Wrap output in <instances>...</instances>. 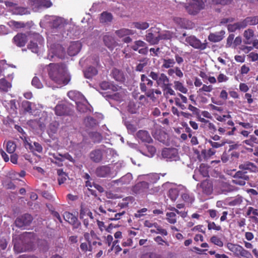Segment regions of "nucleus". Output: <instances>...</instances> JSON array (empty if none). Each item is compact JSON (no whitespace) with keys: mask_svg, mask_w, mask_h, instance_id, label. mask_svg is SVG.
<instances>
[{"mask_svg":"<svg viewBox=\"0 0 258 258\" xmlns=\"http://www.w3.org/2000/svg\"><path fill=\"white\" fill-rule=\"evenodd\" d=\"M48 74L51 80L59 85H66L71 80L67 67L63 63H49Z\"/></svg>","mask_w":258,"mask_h":258,"instance_id":"1","label":"nucleus"},{"mask_svg":"<svg viewBox=\"0 0 258 258\" xmlns=\"http://www.w3.org/2000/svg\"><path fill=\"white\" fill-rule=\"evenodd\" d=\"M148 77L155 81L157 86L161 88L170 83L169 79L164 73L152 71L149 73Z\"/></svg>","mask_w":258,"mask_h":258,"instance_id":"2","label":"nucleus"},{"mask_svg":"<svg viewBox=\"0 0 258 258\" xmlns=\"http://www.w3.org/2000/svg\"><path fill=\"white\" fill-rule=\"evenodd\" d=\"M65 54V50L60 45L54 44L50 46L47 57L50 60H53L55 57L63 59Z\"/></svg>","mask_w":258,"mask_h":258,"instance_id":"3","label":"nucleus"},{"mask_svg":"<svg viewBox=\"0 0 258 258\" xmlns=\"http://www.w3.org/2000/svg\"><path fill=\"white\" fill-rule=\"evenodd\" d=\"M227 248L233 252L235 256L237 257H249L250 253L247 250L240 245L228 243L226 245Z\"/></svg>","mask_w":258,"mask_h":258,"instance_id":"4","label":"nucleus"},{"mask_svg":"<svg viewBox=\"0 0 258 258\" xmlns=\"http://www.w3.org/2000/svg\"><path fill=\"white\" fill-rule=\"evenodd\" d=\"M162 157L167 161H177L179 160L178 150L175 148H164L161 152Z\"/></svg>","mask_w":258,"mask_h":258,"instance_id":"5","label":"nucleus"},{"mask_svg":"<svg viewBox=\"0 0 258 258\" xmlns=\"http://www.w3.org/2000/svg\"><path fill=\"white\" fill-rule=\"evenodd\" d=\"M205 7L203 0H192V3L185 6V9L190 15H197Z\"/></svg>","mask_w":258,"mask_h":258,"instance_id":"6","label":"nucleus"},{"mask_svg":"<svg viewBox=\"0 0 258 258\" xmlns=\"http://www.w3.org/2000/svg\"><path fill=\"white\" fill-rule=\"evenodd\" d=\"M145 36V40L151 45L158 44L160 41L159 28L152 27L147 31Z\"/></svg>","mask_w":258,"mask_h":258,"instance_id":"7","label":"nucleus"},{"mask_svg":"<svg viewBox=\"0 0 258 258\" xmlns=\"http://www.w3.org/2000/svg\"><path fill=\"white\" fill-rule=\"evenodd\" d=\"M185 41L189 45L196 49L204 50L207 46V43H202L199 39L194 36L186 37L185 38Z\"/></svg>","mask_w":258,"mask_h":258,"instance_id":"8","label":"nucleus"},{"mask_svg":"<svg viewBox=\"0 0 258 258\" xmlns=\"http://www.w3.org/2000/svg\"><path fill=\"white\" fill-rule=\"evenodd\" d=\"M153 81L150 79L146 75H141L140 88L142 92L145 93L149 90H151L153 85Z\"/></svg>","mask_w":258,"mask_h":258,"instance_id":"9","label":"nucleus"},{"mask_svg":"<svg viewBox=\"0 0 258 258\" xmlns=\"http://www.w3.org/2000/svg\"><path fill=\"white\" fill-rule=\"evenodd\" d=\"M55 113L57 116H68L72 113L71 108L65 103L58 104L54 108Z\"/></svg>","mask_w":258,"mask_h":258,"instance_id":"10","label":"nucleus"},{"mask_svg":"<svg viewBox=\"0 0 258 258\" xmlns=\"http://www.w3.org/2000/svg\"><path fill=\"white\" fill-rule=\"evenodd\" d=\"M32 220L33 218L30 215L26 214L18 217L15 220V224L17 227L22 228L29 225L32 222Z\"/></svg>","mask_w":258,"mask_h":258,"instance_id":"11","label":"nucleus"},{"mask_svg":"<svg viewBox=\"0 0 258 258\" xmlns=\"http://www.w3.org/2000/svg\"><path fill=\"white\" fill-rule=\"evenodd\" d=\"M137 139L144 144H151L153 140L149 133L146 130H141L136 133Z\"/></svg>","mask_w":258,"mask_h":258,"instance_id":"12","label":"nucleus"},{"mask_svg":"<svg viewBox=\"0 0 258 258\" xmlns=\"http://www.w3.org/2000/svg\"><path fill=\"white\" fill-rule=\"evenodd\" d=\"M132 180V174L130 173H127L119 179L112 181L110 184L111 186L115 185L117 186L126 185L130 184Z\"/></svg>","mask_w":258,"mask_h":258,"instance_id":"13","label":"nucleus"},{"mask_svg":"<svg viewBox=\"0 0 258 258\" xmlns=\"http://www.w3.org/2000/svg\"><path fill=\"white\" fill-rule=\"evenodd\" d=\"M247 171H238L234 176V179L232 180V182L235 184L243 186L245 184V181L248 180L249 176L246 175Z\"/></svg>","mask_w":258,"mask_h":258,"instance_id":"14","label":"nucleus"},{"mask_svg":"<svg viewBox=\"0 0 258 258\" xmlns=\"http://www.w3.org/2000/svg\"><path fill=\"white\" fill-rule=\"evenodd\" d=\"M197 188L198 190H201L204 194L209 195L213 191V185L210 180L206 179L201 183H198Z\"/></svg>","mask_w":258,"mask_h":258,"instance_id":"15","label":"nucleus"},{"mask_svg":"<svg viewBox=\"0 0 258 258\" xmlns=\"http://www.w3.org/2000/svg\"><path fill=\"white\" fill-rule=\"evenodd\" d=\"M64 219L70 224L74 226V228H78L81 225V223L78 221V218L73 214L65 212L63 214Z\"/></svg>","mask_w":258,"mask_h":258,"instance_id":"16","label":"nucleus"},{"mask_svg":"<svg viewBox=\"0 0 258 258\" xmlns=\"http://www.w3.org/2000/svg\"><path fill=\"white\" fill-rule=\"evenodd\" d=\"M149 188V184L146 181H141L136 184L132 188V190L136 194H140L146 192Z\"/></svg>","mask_w":258,"mask_h":258,"instance_id":"17","label":"nucleus"},{"mask_svg":"<svg viewBox=\"0 0 258 258\" xmlns=\"http://www.w3.org/2000/svg\"><path fill=\"white\" fill-rule=\"evenodd\" d=\"M30 2L36 8H48L52 5L50 0H30Z\"/></svg>","mask_w":258,"mask_h":258,"instance_id":"18","label":"nucleus"},{"mask_svg":"<svg viewBox=\"0 0 258 258\" xmlns=\"http://www.w3.org/2000/svg\"><path fill=\"white\" fill-rule=\"evenodd\" d=\"M95 174L98 177H106L111 174V168L108 166L98 167L95 170Z\"/></svg>","mask_w":258,"mask_h":258,"instance_id":"19","label":"nucleus"},{"mask_svg":"<svg viewBox=\"0 0 258 258\" xmlns=\"http://www.w3.org/2000/svg\"><path fill=\"white\" fill-rule=\"evenodd\" d=\"M15 44L19 47L25 46L28 41L27 36L24 33H18L13 38Z\"/></svg>","mask_w":258,"mask_h":258,"instance_id":"20","label":"nucleus"},{"mask_svg":"<svg viewBox=\"0 0 258 258\" xmlns=\"http://www.w3.org/2000/svg\"><path fill=\"white\" fill-rule=\"evenodd\" d=\"M12 87V82L5 78L0 79V93L5 94L11 90Z\"/></svg>","mask_w":258,"mask_h":258,"instance_id":"21","label":"nucleus"},{"mask_svg":"<svg viewBox=\"0 0 258 258\" xmlns=\"http://www.w3.org/2000/svg\"><path fill=\"white\" fill-rule=\"evenodd\" d=\"M81 43L78 41L72 42L68 48V54L71 56L77 54L81 50Z\"/></svg>","mask_w":258,"mask_h":258,"instance_id":"22","label":"nucleus"},{"mask_svg":"<svg viewBox=\"0 0 258 258\" xmlns=\"http://www.w3.org/2000/svg\"><path fill=\"white\" fill-rule=\"evenodd\" d=\"M154 138L164 145H169L168 135L163 131H157L155 134Z\"/></svg>","mask_w":258,"mask_h":258,"instance_id":"23","label":"nucleus"},{"mask_svg":"<svg viewBox=\"0 0 258 258\" xmlns=\"http://www.w3.org/2000/svg\"><path fill=\"white\" fill-rule=\"evenodd\" d=\"M104 150L102 149H95L90 154V159L93 161H101L102 159Z\"/></svg>","mask_w":258,"mask_h":258,"instance_id":"24","label":"nucleus"},{"mask_svg":"<svg viewBox=\"0 0 258 258\" xmlns=\"http://www.w3.org/2000/svg\"><path fill=\"white\" fill-rule=\"evenodd\" d=\"M225 31L221 30L215 33H210L208 36V39L213 42H217L222 40L224 37Z\"/></svg>","mask_w":258,"mask_h":258,"instance_id":"25","label":"nucleus"},{"mask_svg":"<svg viewBox=\"0 0 258 258\" xmlns=\"http://www.w3.org/2000/svg\"><path fill=\"white\" fill-rule=\"evenodd\" d=\"M111 74L112 77L118 82H122L125 80L123 73L117 69H113Z\"/></svg>","mask_w":258,"mask_h":258,"instance_id":"26","label":"nucleus"},{"mask_svg":"<svg viewBox=\"0 0 258 258\" xmlns=\"http://www.w3.org/2000/svg\"><path fill=\"white\" fill-rule=\"evenodd\" d=\"M178 96L180 98L177 97L175 98L174 99L175 103L176 106L180 107L181 109L184 110L186 109V107L184 104H182V103H186L187 102V99L185 96L181 94H178Z\"/></svg>","mask_w":258,"mask_h":258,"instance_id":"27","label":"nucleus"},{"mask_svg":"<svg viewBox=\"0 0 258 258\" xmlns=\"http://www.w3.org/2000/svg\"><path fill=\"white\" fill-rule=\"evenodd\" d=\"M239 168L244 170H248L250 172H256L258 168L256 165L251 162H244L239 165Z\"/></svg>","mask_w":258,"mask_h":258,"instance_id":"28","label":"nucleus"},{"mask_svg":"<svg viewBox=\"0 0 258 258\" xmlns=\"http://www.w3.org/2000/svg\"><path fill=\"white\" fill-rule=\"evenodd\" d=\"M59 126V123L57 121H53L51 122L48 127L47 132L49 135L53 136L54 134H56L57 132L58 127Z\"/></svg>","mask_w":258,"mask_h":258,"instance_id":"29","label":"nucleus"},{"mask_svg":"<svg viewBox=\"0 0 258 258\" xmlns=\"http://www.w3.org/2000/svg\"><path fill=\"white\" fill-rule=\"evenodd\" d=\"M243 36L245 38L243 42L245 44H250L252 43L251 38L254 36V32L251 29H248L244 32Z\"/></svg>","mask_w":258,"mask_h":258,"instance_id":"30","label":"nucleus"},{"mask_svg":"<svg viewBox=\"0 0 258 258\" xmlns=\"http://www.w3.org/2000/svg\"><path fill=\"white\" fill-rule=\"evenodd\" d=\"M211 169V167L207 163H203L200 165L199 171L204 177H207L209 176V173Z\"/></svg>","mask_w":258,"mask_h":258,"instance_id":"31","label":"nucleus"},{"mask_svg":"<svg viewBox=\"0 0 258 258\" xmlns=\"http://www.w3.org/2000/svg\"><path fill=\"white\" fill-rule=\"evenodd\" d=\"M115 33L116 34V35L121 38L130 35H133L134 34V32L133 31V30L131 29L122 28L119 30L115 31Z\"/></svg>","mask_w":258,"mask_h":258,"instance_id":"32","label":"nucleus"},{"mask_svg":"<svg viewBox=\"0 0 258 258\" xmlns=\"http://www.w3.org/2000/svg\"><path fill=\"white\" fill-rule=\"evenodd\" d=\"M113 16L111 13L107 12H103L100 15V21L101 23H108L111 22Z\"/></svg>","mask_w":258,"mask_h":258,"instance_id":"33","label":"nucleus"},{"mask_svg":"<svg viewBox=\"0 0 258 258\" xmlns=\"http://www.w3.org/2000/svg\"><path fill=\"white\" fill-rule=\"evenodd\" d=\"M103 41L105 45L109 48H112L114 46L115 43L113 37L108 35L104 36Z\"/></svg>","mask_w":258,"mask_h":258,"instance_id":"34","label":"nucleus"},{"mask_svg":"<svg viewBox=\"0 0 258 258\" xmlns=\"http://www.w3.org/2000/svg\"><path fill=\"white\" fill-rule=\"evenodd\" d=\"M31 233H25L22 236L23 239L24 240V242H27V245L25 246L24 250H29L32 249V242L30 240V237L32 236Z\"/></svg>","mask_w":258,"mask_h":258,"instance_id":"35","label":"nucleus"},{"mask_svg":"<svg viewBox=\"0 0 258 258\" xmlns=\"http://www.w3.org/2000/svg\"><path fill=\"white\" fill-rule=\"evenodd\" d=\"M98 73L97 70L94 67H89L85 72V76L86 78L90 79L96 75Z\"/></svg>","mask_w":258,"mask_h":258,"instance_id":"36","label":"nucleus"},{"mask_svg":"<svg viewBox=\"0 0 258 258\" xmlns=\"http://www.w3.org/2000/svg\"><path fill=\"white\" fill-rule=\"evenodd\" d=\"M162 68L166 69L173 67L175 63L173 58H164L162 59Z\"/></svg>","mask_w":258,"mask_h":258,"instance_id":"37","label":"nucleus"},{"mask_svg":"<svg viewBox=\"0 0 258 258\" xmlns=\"http://www.w3.org/2000/svg\"><path fill=\"white\" fill-rule=\"evenodd\" d=\"M174 87L175 90H178L182 93L185 94L187 93V88L185 87L183 84L180 81H175L174 82Z\"/></svg>","mask_w":258,"mask_h":258,"instance_id":"38","label":"nucleus"},{"mask_svg":"<svg viewBox=\"0 0 258 258\" xmlns=\"http://www.w3.org/2000/svg\"><path fill=\"white\" fill-rule=\"evenodd\" d=\"M182 200L186 203H192L195 200V197L192 194L185 192L181 195Z\"/></svg>","mask_w":258,"mask_h":258,"instance_id":"39","label":"nucleus"},{"mask_svg":"<svg viewBox=\"0 0 258 258\" xmlns=\"http://www.w3.org/2000/svg\"><path fill=\"white\" fill-rule=\"evenodd\" d=\"M173 33L169 31H164L163 33L159 32V40H170L173 37Z\"/></svg>","mask_w":258,"mask_h":258,"instance_id":"40","label":"nucleus"},{"mask_svg":"<svg viewBox=\"0 0 258 258\" xmlns=\"http://www.w3.org/2000/svg\"><path fill=\"white\" fill-rule=\"evenodd\" d=\"M172 84L169 83L163 88H162L164 95H175V92L174 90L171 88Z\"/></svg>","mask_w":258,"mask_h":258,"instance_id":"41","label":"nucleus"},{"mask_svg":"<svg viewBox=\"0 0 258 258\" xmlns=\"http://www.w3.org/2000/svg\"><path fill=\"white\" fill-rule=\"evenodd\" d=\"M228 157L226 159L227 160H231L232 161L236 160L238 159L239 156V153L235 151H233L231 150V148L228 150Z\"/></svg>","mask_w":258,"mask_h":258,"instance_id":"42","label":"nucleus"},{"mask_svg":"<svg viewBox=\"0 0 258 258\" xmlns=\"http://www.w3.org/2000/svg\"><path fill=\"white\" fill-rule=\"evenodd\" d=\"M16 149V145L14 141H9L7 143L6 145V150L7 151L10 153H13Z\"/></svg>","mask_w":258,"mask_h":258,"instance_id":"43","label":"nucleus"},{"mask_svg":"<svg viewBox=\"0 0 258 258\" xmlns=\"http://www.w3.org/2000/svg\"><path fill=\"white\" fill-rule=\"evenodd\" d=\"M22 107L25 112L32 113V103L28 101H23L22 103Z\"/></svg>","mask_w":258,"mask_h":258,"instance_id":"44","label":"nucleus"},{"mask_svg":"<svg viewBox=\"0 0 258 258\" xmlns=\"http://www.w3.org/2000/svg\"><path fill=\"white\" fill-rule=\"evenodd\" d=\"M54 157L59 161H62L64 160H68L70 161H74L72 157L68 153H66L63 155L59 154L58 156H55Z\"/></svg>","mask_w":258,"mask_h":258,"instance_id":"45","label":"nucleus"},{"mask_svg":"<svg viewBox=\"0 0 258 258\" xmlns=\"http://www.w3.org/2000/svg\"><path fill=\"white\" fill-rule=\"evenodd\" d=\"M145 179L148 180L151 183L156 182L159 179V176L157 173H150L145 175Z\"/></svg>","mask_w":258,"mask_h":258,"instance_id":"46","label":"nucleus"},{"mask_svg":"<svg viewBox=\"0 0 258 258\" xmlns=\"http://www.w3.org/2000/svg\"><path fill=\"white\" fill-rule=\"evenodd\" d=\"M139 108L136 103L134 101H130L127 105V110L131 113H136Z\"/></svg>","mask_w":258,"mask_h":258,"instance_id":"47","label":"nucleus"},{"mask_svg":"<svg viewBox=\"0 0 258 258\" xmlns=\"http://www.w3.org/2000/svg\"><path fill=\"white\" fill-rule=\"evenodd\" d=\"M146 43L142 40H137L135 41L134 44L131 46L132 49L134 51H138L141 47H145Z\"/></svg>","mask_w":258,"mask_h":258,"instance_id":"48","label":"nucleus"},{"mask_svg":"<svg viewBox=\"0 0 258 258\" xmlns=\"http://www.w3.org/2000/svg\"><path fill=\"white\" fill-rule=\"evenodd\" d=\"M178 196V191L175 188L170 189L168 191V196L170 199L174 201L176 200Z\"/></svg>","mask_w":258,"mask_h":258,"instance_id":"49","label":"nucleus"},{"mask_svg":"<svg viewBox=\"0 0 258 258\" xmlns=\"http://www.w3.org/2000/svg\"><path fill=\"white\" fill-rule=\"evenodd\" d=\"M166 216L169 223L174 224L176 222V215L174 212L167 213Z\"/></svg>","mask_w":258,"mask_h":258,"instance_id":"50","label":"nucleus"},{"mask_svg":"<svg viewBox=\"0 0 258 258\" xmlns=\"http://www.w3.org/2000/svg\"><path fill=\"white\" fill-rule=\"evenodd\" d=\"M136 28L141 30H145L149 27V24L147 22H135L134 23Z\"/></svg>","mask_w":258,"mask_h":258,"instance_id":"51","label":"nucleus"},{"mask_svg":"<svg viewBox=\"0 0 258 258\" xmlns=\"http://www.w3.org/2000/svg\"><path fill=\"white\" fill-rule=\"evenodd\" d=\"M10 24L11 26L14 27L16 29L24 28L26 26V25L24 23L22 22L15 21L14 20L11 21L10 22Z\"/></svg>","mask_w":258,"mask_h":258,"instance_id":"52","label":"nucleus"},{"mask_svg":"<svg viewBox=\"0 0 258 258\" xmlns=\"http://www.w3.org/2000/svg\"><path fill=\"white\" fill-rule=\"evenodd\" d=\"M27 47L29 49L31 50V51L34 53H37L39 51V48L37 43L32 41L30 42Z\"/></svg>","mask_w":258,"mask_h":258,"instance_id":"53","label":"nucleus"},{"mask_svg":"<svg viewBox=\"0 0 258 258\" xmlns=\"http://www.w3.org/2000/svg\"><path fill=\"white\" fill-rule=\"evenodd\" d=\"M210 241L219 247H222L223 246V242L221 239L217 236H213L210 239Z\"/></svg>","mask_w":258,"mask_h":258,"instance_id":"54","label":"nucleus"},{"mask_svg":"<svg viewBox=\"0 0 258 258\" xmlns=\"http://www.w3.org/2000/svg\"><path fill=\"white\" fill-rule=\"evenodd\" d=\"M246 19L249 25H254L258 24V16L248 17Z\"/></svg>","mask_w":258,"mask_h":258,"instance_id":"55","label":"nucleus"},{"mask_svg":"<svg viewBox=\"0 0 258 258\" xmlns=\"http://www.w3.org/2000/svg\"><path fill=\"white\" fill-rule=\"evenodd\" d=\"M31 83L33 86L38 89L42 88L43 87L42 83L37 77H34L33 78Z\"/></svg>","mask_w":258,"mask_h":258,"instance_id":"56","label":"nucleus"},{"mask_svg":"<svg viewBox=\"0 0 258 258\" xmlns=\"http://www.w3.org/2000/svg\"><path fill=\"white\" fill-rule=\"evenodd\" d=\"M146 147L149 153L147 156L150 157H153L156 152V148L154 146L151 145H147Z\"/></svg>","mask_w":258,"mask_h":258,"instance_id":"57","label":"nucleus"},{"mask_svg":"<svg viewBox=\"0 0 258 258\" xmlns=\"http://www.w3.org/2000/svg\"><path fill=\"white\" fill-rule=\"evenodd\" d=\"M232 0H212V4L215 5H226L231 3Z\"/></svg>","mask_w":258,"mask_h":258,"instance_id":"58","label":"nucleus"},{"mask_svg":"<svg viewBox=\"0 0 258 258\" xmlns=\"http://www.w3.org/2000/svg\"><path fill=\"white\" fill-rule=\"evenodd\" d=\"M142 258H162V256L161 255L156 253L149 252L143 254Z\"/></svg>","mask_w":258,"mask_h":258,"instance_id":"59","label":"nucleus"},{"mask_svg":"<svg viewBox=\"0 0 258 258\" xmlns=\"http://www.w3.org/2000/svg\"><path fill=\"white\" fill-rule=\"evenodd\" d=\"M208 228L209 230L214 229L217 231H219L221 229V227L220 226H217L214 222H208Z\"/></svg>","mask_w":258,"mask_h":258,"instance_id":"60","label":"nucleus"},{"mask_svg":"<svg viewBox=\"0 0 258 258\" xmlns=\"http://www.w3.org/2000/svg\"><path fill=\"white\" fill-rule=\"evenodd\" d=\"M145 93L146 96L148 97V98H150V99L152 100L153 101H155L157 99V97L155 96V94L151 89L149 90Z\"/></svg>","mask_w":258,"mask_h":258,"instance_id":"61","label":"nucleus"},{"mask_svg":"<svg viewBox=\"0 0 258 258\" xmlns=\"http://www.w3.org/2000/svg\"><path fill=\"white\" fill-rule=\"evenodd\" d=\"M111 83L103 81L100 84V88L103 90H109Z\"/></svg>","mask_w":258,"mask_h":258,"instance_id":"62","label":"nucleus"},{"mask_svg":"<svg viewBox=\"0 0 258 258\" xmlns=\"http://www.w3.org/2000/svg\"><path fill=\"white\" fill-rule=\"evenodd\" d=\"M8 68L9 66L6 63L5 60H0V77L1 76L2 73L4 72L5 69Z\"/></svg>","mask_w":258,"mask_h":258,"instance_id":"63","label":"nucleus"},{"mask_svg":"<svg viewBox=\"0 0 258 258\" xmlns=\"http://www.w3.org/2000/svg\"><path fill=\"white\" fill-rule=\"evenodd\" d=\"M248 58H250L252 61H255L258 60V53L252 52L247 55Z\"/></svg>","mask_w":258,"mask_h":258,"instance_id":"64","label":"nucleus"}]
</instances>
